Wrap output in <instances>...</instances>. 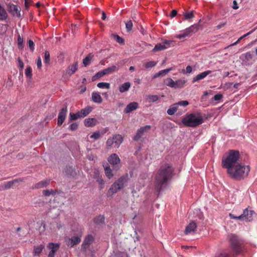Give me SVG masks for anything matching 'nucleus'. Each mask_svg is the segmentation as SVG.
<instances>
[{"label":"nucleus","instance_id":"f257e3e1","mask_svg":"<svg viewBox=\"0 0 257 257\" xmlns=\"http://www.w3.org/2000/svg\"><path fill=\"white\" fill-rule=\"evenodd\" d=\"M173 171V169L170 164H165L161 167L155 179V187L159 192L166 187L168 181L172 177Z\"/></svg>","mask_w":257,"mask_h":257},{"label":"nucleus","instance_id":"f03ea898","mask_svg":"<svg viewBox=\"0 0 257 257\" xmlns=\"http://www.w3.org/2000/svg\"><path fill=\"white\" fill-rule=\"evenodd\" d=\"M239 158L240 155L239 151L230 150L225 153L222 157V167L227 169V171L239 163Z\"/></svg>","mask_w":257,"mask_h":257},{"label":"nucleus","instance_id":"7ed1b4c3","mask_svg":"<svg viewBox=\"0 0 257 257\" xmlns=\"http://www.w3.org/2000/svg\"><path fill=\"white\" fill-rule=\"evenodd\" d=\"M249 171L250 167L249 165H244L239 162L232 169L227 171V173L232 178L239 180L246 177Z\"/></svg>","mask_w":257,"mask_h":257},{"label":"nucleus","instance_id":"20e7f679","mask_svg":"<svg viewBox=\"0 0 257 257\" xmlns=\"http://www.w3.org/2000/svg\"><path fill=\"white\" fill-rule=\"evenodd\" d=\"M182 123L189 127H195L203 122L202 116L199 113H191L186 115L182 120Z\"/></svg>","mask_w":257,"mask_h":257},{"label":"nucleus","instance_id":"39448f33","mask_svg":"<svg viewBox=\"0 0 257 257\" xmlns=\"http://www.w3.org/2000/svg\"><path fill=\"white\" fill-rule=\"evenodd\" d=\"M229 242L232 250L236 253L241 252L242 249L243 241L235 234L229 236Z\"/></svg>","mask_w":257,"mask_h":257},{"label":"nucleus","instance_id":"423d86ee","mask_svg":"<svg viewBox=\"0 0 257 257\" xmlns=\"http://www.w3.org/2000/svg\"><path fill=\"white\" fill-rule=\"evenodd\" d=\"M123 138L120 135H115L109 138L106 141V146L110 148H118L122 143Z\"/></svg>","mask_w":257,"mask_h":257},{"label":"nucleus","instance_id":"0eeeda50","mask_svg":"<svg viewBox=\"0 0 257 257\" xmlns=\"http://www.w3.org/2000/svg\"><path fill=\"white\" fill-rule=\"evenodd\" d=\"M199 27V25L198 24L193 25L182 31L180 34L177 35L175 37L178 39L185 38L192 33H196L198 30Z\"/></svg>","mask_w":257,"mask_h":257},{"label":"nucleus","instance_id":"6e6552de","mask_svg":"<svg viewBox=\"0 0 257 257\" xmlns=\"http://www.w3.org/2000/svg\"><path fill=\"white\" fill-rule=\"evenodd\" d=\"M189 104V102L187 100H182L177 103L173 104L167 110V113L170 115L175 114L177 110L179 109V106H186Z\"/></svg>","mask_w":257,"mask_h":257},{"label":"nucleus","instance_id":"1a4fd4ad","mask_svg":"<svg viewBox=\"0 0 257 257\" xmlns=\"http://www.w3.org/2000/svg\"><path fill=\"white\" fill-rule=\"evenodd\" d=\"M108 161L112 166L113 169L117 170L120 168V159L116 154L111 155L108 158Z\"/></svg>","mask_w":257,"mask_h":257},{"label":"nucleus","instance_id":"9d476101","mask_svg":"<svg viewBox=\"0 0 257 257\" xmlns=\"http://www.w3.org/2000/svg\"><path fill=\"white\" fill-rule=\"evenodd\" d=\"M254 212L252 210H248L247 208L243 211V213L238 216V219L247 222H250L252 220V215Z\"/></svg>","mask_w":257,"mask_h":257},{"label":"nucleus","instance_id":"9b49d317","mask_svg":"<svg viewBox=\"0 0 257 257\" xmlns=\"http://www.w3.org/2000/svg\"><path fill=\"white\" fill-rule=\"evenodd\" d=\"M151 128V125H147L141 127L138 130L136 134L134 137L133 140L135 141H138L145 134V133L148 132Z\"/></svg>","mask_w":257,"mask_h":257},{"label":"nucleus","instance_id":"f8f14e48","mask_svg":"<svg viewBox=\"0 0 257 257\" xmlns=\"http://www.w3.org/2000/svg\"><path fill=\"white\" fill-rule=\"evenodd\" d=\"M123 187L119 184L117 181H115L110 187L107 192V196H110L113 194L116 193L120 190L122 189Z\"/></svg>","mask_w":257,"mask_h":257},{"label":"nucleus","instance_id":"ddd939ff","mask_svg":"<svg viewBox=\"0 0 257 257\" xmlns=\"http://www.w3.org/2000/svg\"><path fill=\"white\" fill-rule=\"evenodd\" d=\"M60 247V244L58 243H49L47 245V248L50 250L48 257H54L56 252Z\"/></svg>","mask_w":257,"mask_h":257},{"label":"nucleus","instance_id":"4468645a","mask_svg":"<svg viewBox=\"0 0 257 257\" xmlns=\"http://www.w3.org/2000/svg\"><path fill=\"white\" fill-rule=\"evenodd\" d=\"M172 43V41L165 40L162 44H157L156 45L152 51L155 52L166 49L170 47Z\"/></svg>","mask_w":257,"mask_h":257},{"label":"nucleus","instance_id":"2eb2a0df","mask_svg":"<svg viewBox=\"0 0 257 257\" xmlns=\"http://www.w3.org/2000/svg\"><path fill=\"white\" fill-rule=\"evenodd\" d=\"M81 235H80V236H75L71 238H67L65 240L66 244L69 246L72 247L79 243L81 241Z\"/></svg>","mask_w":257,"mask_h":257},{"label":"nucleus","instance_id":"dca6fc26","mask_svg":"<svg viewBox=\"0 0 257 257\" xmlns=\"http://www.w3.org/2000/svg\"><path fill=\"white\" fill-rule=\"evenodd\" d=\"M21 8L19 6L14 4L10 5L9 8V12L13 16L17 17H21Z\"/></svg>","mask_w":257,"mask_h":257},{"label":"nucleus","instance_id":"f3484780","mask_svg":"<svg viewBox=\"0 0 257 257\" xmlns=\"http://www.w3.org/2000/svg\"><path fill=\"white\" fill-rule=\"evenodd\" d=\"M67 112V107L62 108L59 113L58 117L57 124L58 125H61L65 119Z\"/></svg>","mask_w":257,"mask_h":257},{"label":"nucleus","instance_id":"a211bd4d","mask_svg":"<svg viewBox=\"0 0 257 257\" xmlns=\"http://www.w3.org/2000/svg\"><path fill=\"white\" fill-rule=\"evenodd\" d=\"M94 241V237L92 235L89 234L87 235L84 241L82 244V249L83 250H86Z\"/></svg>","mask_w":257,"mask_h":257},{"label":"nucleus","instance_id":"6ab92c4d","mask_svg":"<svg viewBox=\"0 0 257 257\" xmlns=\"http://www.w3.org/2000/svg\"><path fill=\"white\" fill-rule=\"evenodd\" d=\"M139 107V104L137 102H132L128 104L125 108L124 111L126 113H130L131 112L136 110Z\"/></svg>","mask_w":257,"mask_h":257},{"label":"nucleus","instance_id":"aec40b11","mask_svg":"<svg viewBox=\"0 0 257 257\" xmlns=\"http://www.w3.org/2000/svg\"><path fill=\"white\" fill-rule=\"evenodd\" d=\"M197 228V225L195 222L191 221L188 225H187L185 230V234H189L195 231Z\"/></svg>","mask_w":257,"mask_h":257},{"label":"nucleus","instance_id":"412c9836","mask_svg":"<svg viewBox=\"0 0 257 257\" xmlns=\"http://www.w3.org/2000/svg\"><path fill=\"white\" fill-rule=\"evenodd\" d=\"M211 73V71L207 70L193 77L192 82L194 83L205 78L208 75Z\"/></svg>","mask_w":257,"mask_h":257},{"label":"nucleus","instance_id":"4be33fe9","mask_svg":"<svg viewBox=\"0 0 257 257\" xmlns=\"http://www.w3.org/2000/svg\"><path fill=\"white\" fill-rule=\"evenodd\" d=\"M22 181L21 179H15L13 181H9L7 182L4 186H2L1 188V190H7L12 188L14 185H15L16 183H19V182Z\"/></svg>","mask_w":257,"mask_h":257},{"label":"nucleus","instance_id":"5701e85b","mask_svg":"<svg viewBox=\"0 0 257 257\" xmlns=\"http://www.w3.org/2000/svg\"><path fill=\"white\" fill-rule=\"evenodd\" d=\"M84 123L87 127H92L97 123V120L95 118H88L84 120Z\"/></svg>","mask_w":257,"mask_h":257},{"label":"nucleus","instance_id":"b1692460","mask_svg":"<svg viewBox=\"0 0 257 257\" xmlns=\"http://www.w3.org/2000/svg\"><path fill=\"white\" fill-rule=\"evenodd\" d=\"M131 84L129 82H125L120 85L118 87L119 91L120 93H123L127 91L131 88Z\"/></svg>","mask_w":257,"mask_h":257},{"label":"nucleus","instance_id":"393cba45","mask_svg":"<svg viewBox=\"0 0 257 257\" xmlns=\"http://www.w3.org/2000/svg\"><path fill=\"white\" fill-rule=\"evenodd\" d=\"M91 97L92 101L95 103H100L102 101L100 94L97 92H93Z\"/></svg>","mask_w":257,"mask_h":257},{"label":"nucleus","instance_id":"a878e982","mask_svg":"<svg viewBox=\"0 0 257 257\" xmlns=\"http://www.w3.org/2000/svg\"><path fill=\"white\" fill-rule=\"evenodd\" d=\"M128 179H129L128 175L127 174H126L121 176L116 181L119 184H120L123 187H124L126 185V184L128 180Z\"/></svg>","mask_w":257,"mask_h":257},{"label":"nucleus","instance_id":"bb28decb","mask_svg":"<svg viewBox=\"0 0 257 257\" xmlns=\"http://www.w3.org/2000/svg\"><path fill=\"white\" fill-rule=\"evenodd\" d=\"M92 111V108L90 106H87L80 111H78L80 118L87 116Z\"/></svg>","mask_w":257,"mask_h":257},{"label":"nucleus","instance_id":"cd10ccee","mask_svg":"<svg viewBox=\"0 0 257 257\" xmlns=\"http://www.w3.org/2000/svg\"><path fill=\"white\" fill-rule=\"evenodd\" d=\"M95 175L94 177L96 179V182L99 184L100 189L103 188L104 182L101 177L99 176V173L98 171L94 172Z\"/></svg>","mask_w":257,"mask_h":257},{"label":"nucleus","instance_id":"c85d7f7f","mask_svg":"<svg viewBox=\"0 0 257 257\" xmlns=\"http://www.w3.org/2000/svg\"><path fill=\"white\" fill-rule=\"evenodd\" d=\"M77 69V63H74L68 67L67 69L66 70V74L71 76L76 72Z\"/></svg>","mask_w":257,"mask_h":257},{"label":"nucleus","instance_id":"c756f323","mask_svg":"<svg viewBox=\"0 0 257 257\" xmlns=\"http://www.w3.org/2000/svg\"><path fill=\"white\" fill-rule=\"evenodd\" d=\"M187 81L184 79H178L176 81H174V88H181L184 86Z\"/></svg>","mask_w":257,"mask_h":257},{"label":"nucleus","instance_id":"7c9ffc66","mask_svg":"<svg viewBox=\"0 0 257 257\" xmlns=\"http://www.w3.org/2000/svg\"><path fill=\"white\" fill-rule=\"evenodd\" d=\"M8 18V14L6 10L0 5V21H4Z\"/></svg>","mask_w":257,"mask_h":257},{"label":"nucleus","instance_id":"2f4dec72","mask_svg":"<svg viewBox=\"0 0 257 257\" xmlns=\"http://www.w3.org/2000/svg\"><path fill=\"white\" fill-rule=\"evenodd\" d=\"M104 169L105 174V175L106 176V177L108 179L111 178L113 177V174L112 173V170L110 169V167L109 166H105V167H104Z\"/></svg>","mask_w":257,"mask_h":257},{"label":"nucleus","instance_id":"473e14b6","mask_svg":"<svg viewBox=\"0 0 257 257\" xmlns=\"http://www.w3.org/2000/svg\"><path fill=\"white\" fill-rule=\"evenodd\" d=\"M159 97L157 95H149L146 96V99L149 102H154L157 101Z\"/></svg>","mask_w":257,"mask_h":257},{"label":"nucleus","instance_id":"72a5a7b5","mask_svg":"<svg viewBox=\"0 0 257 257\" xmlns=\"http://www.w3.org/2000/svg\"><path fill=\"white\" fill-rule=\"evenodd\" d=\"M49 184L48 180L42 181L35 185V187L37 188H42L46 187Z\"/></svg>","mask_w":257,"mask_h":257},{"label":"nucleus","instance_id":"f704fd0d","mask_svg":"<svg viewBox=\"0 0 257 257\" xmlns=\"http://www.w3.org/2000/svg\"><path fill=\"white\" fill-rule=\"evenodd\" d=\"M93 55L91 54H89L87 57H86L83 60V63L85 66L88 65L91 61L93 58Z\"/></svg>","mask_w":257,"mask_h":257},{"label":"nucleus","instance_id":"c9c22d12","mask_svg":"<svg viewBox=\"0 0 257 257\" xmlns=\"http://www.w3.org/2000/svg\"><path fill=\"white\" fill-rule=\"evenodd\" d=\"M17 42L19 49L22 50L24 47V39L20 35L18 36Z\"/></svg>","mask_w":257,"mask_h":257},{"label":"nucleus","instance_id":"e433bc0d","mask_svg":"<svg viewBox=\"0 0 257 257\" xmlns=\"http://www.w3.org/2000/svg\"><path fill=\"white\" fill-rule=\"evenodd\" d=\"M44 246L41 244L37 247H35L34 249V255H39L42 252Z\"/></svg>","mask_w":257,"mask_h":257},{"label":"nucleus","instance_id":"4c0bfd02","mask_svg":"<svg viewBox=\"0 0 257 257\" xmlns=\"http://www.w3.org/2000/svg\"><path fill=\"white\" fill-rule=\"evenodd\" d=\"M164 84L167 86L174 88V81L170 78H167L166 79H165Z\"/></svg>","mask_w":257,"mask_h":257},{"label":"nucleus","instance_id":"58836bf2","mask_svg":"<svg viewBox=\"0 0 257 257\" xmlns=\"http://www.w3.org/2000/svg\"><path fill=\"white\" fill-rule=\"evenodd\" d=\"M157 64V62L155 61H150L144 64L145 67L146 69H149L155 67Z\"/></svg>","mask_w":257,"mask_h":257},{"label":"nucleus","instance_id":"ea45409f","mask_svg":"<svg viewBox=\"0 0 257 257\" xmlns=\"http://www.w3.org/2000/svg\"><path fill=\"white\" fill-rule=\"evenodd\" d=\"M105 75H106V74L105 73V71L104 69H103L100 71H99L94 76H93L92 80L94 81L96 79H97V78H100Z\"/></svg>","mask_w":257,"mask_h":257},{"label":"nucleus","instance_id":"a19ab883","mask_svg":"<svg viewBox=\"0 0 257 257\" xmlns=\"http://www.w3.org/2000/svg\"><path fill=\"white\" fill-rule=\"evenodd\" d=\"M118 69L117 67L115 65H112L111 67H109L106 69H105L104 70L105 71L106 74H111L112 72L116 71Z\"/></svg>","mask_w":257,"mask_h":257},{"label":"nucleus","instance_id":"79ce46f5","mask_svg":"<svg viewBox=\"0 0 257 257\" xmlns=\"http://www.w3.org/2000/svg\"><path fill=\"white\" fill-rule=\"evenodd\" d=\"M56 193V191L52 189L45 190L43 191V194L46 196H49L50 195L54 196Z\"/></svg>","mask_w":257,"mask_h":257},{"label":"nucleus","instance_id":"37998d69","mask_svg":"<svg viewBox=\"0 0 257 257\" xmlns=\"http://www.w3.org/2000/svg\"><path fill=\"white\" fill-rule=\"evenodd\" d=\"M25 75L29 79H31L32 77V71L30 66H27L25 69Z\"/></svg>","mask_w":257,"mask_h":257},{"label":"nucleus","instance_id":"c03bdc74","mask_svg":"<svg viewBox=\"0 0 257 257\" xmlns=\"http://www.w3.org/2000/svg\"><path fill=\"white\" fill-rule=\"evenodd\" d=\"M98 87L100 88H106L109 89L110 88V84L107 82H100L97 84Z\"/></svg>","mask_w":257,"mask_h":257},{"label":"nucleus","instance_id":"a18cd8bd","mask_svg":"<svg viewBox=\"0 0 257 257\" xmlns=\"http://www.w3.org/2000/svg\"><path fill=\"white\" fill-rule=\"evenodd\" d=\"M104 217L103 216H98L95 217L94 219V221L95 223L97 224H100L104 222Z\"/></svg>","mask_w":257,"mask_h":257},{"label":"nucleus","instance_id":"49530a36","mask_svg":"<svg viewBox=\"0 0 257 257\" xmlns=\"http://www.w3.org/2000/svg\"><path fill=\"white\" fill-rule=\"evenodd\" d=\"M101 133L97 131V132H95L94 133H93V134H92L90 136V138L91 139H93L94 140H97L99 138H100L101 137Z\"/></svg>","mask_w":257,"mask_h":257},{"label":"nucleus","instance_id":"de8ad7c7","mask_svg":"<svg viewBox=\"0 0 257 257\" xmlns=\"http://www.w3.org/2000/svg\"><path fill=\"white\" fill-rule=\"evenodd\" d=\"M184 17L185 19L187 20L193 18L194 17L193 12L191 11L184 13Z\"/></svg>","mask_w":257,"mask_h":257},{"label":"nucleus","instance_id":"09e8293b","mask_svg":"<svg viewBox=\"0 0 257 257\" xmlns=\"http://www.w3.org/2000/svg\"><path fill=\"white\" fill-rule=\"evenodd\" d=\"M244 57L245 60L248 61L252 58V55L250 52H247L242 55Z\"/></svg>","mask_w":257,"mask_h":257},{"label":"nucleus","instance_id":"8fccbe9b","mask_svg":"<svg viewBox=\"0 0 257 257\" xmlns=\"http://www.w3.org/2000/svg\"><path fill=\"white\" fill-rule=\"evenodd\" d=\"M80 118L79 112H77L76 113H70V119L71 120H75L77 118Z\"/></svg>","mask_w":257,"mask_h":257},{"label":"nucleus","instance_id":"3c124183","mask_svg":"<svg viewBox=\"0 0 257 257\" xmlns=\"http://www.w3.org/2000/svg\"><path fill=\"white\" fill-rule=\"evenodd\" d=\"M113 39L119 44H122L123 43V39L119 37L118 35H113Z\"/></svg>","mask_w":257,"mask_h":257},{"label":"nucleus","instance_id":"603ef678","mask_svg":"<svg viewBox=\"0 0 257 257\" xmlns=\"http://www.w3.org/2000/svg\"><path fill=\"white\" fill-rule=\"evenodd\" d=\"M125 28L127 31H130L132 29L133 27V23L132 21L130 20L125 23Z\"/></svg>","mask_w":257,"mask_h":257},{"label":"nucleus","instance_id":"864d4df0","mask_svg":"<svg viewBox=\"0 0 257 257\" xmlns=\"http://www.w3.org/2000/svg\"><path fill=\"white\" fill-rule=\"evenodd\" d=\"M172 68H170L166 69H164L160 71L159 72L160 73V76H163L167 74L168 72H169L170 71L172 70Z\"/></svg>","mask_w":257,"mask_h":257},{"label":"nucleus","instance_id":"5fc2aeb1","mask_svg":"<svg viewBox=\"0 0 257 257\" xmlns=\"http://www.w3.org/2000/svg\"><path fill=\"white\" fill-rule=\"evenodd\" d=\"M50 61V54L48 51H45L44 54V62L45 63H49Z\"/></svg>","mask_w":257,"mask_h":257},{"label":"nucleus","instance_id":"6e6d98bb","mask_svg":"<svg viewBox=\"0 0 257 257\" xmlns=\"http://www.w3.org/2000/svg\"><path fill=\"white\" fill-rule=\"evenodd\" d=\"M28 45H29L30 50L32 52H33L35 49V45H34L33 41L31 40H29L28 41Z\"/></svg>","mask_w":257,"mask_h":257},{"label":"nucleus","instance_id":"4d7b16f0","mask_svg":"<svg viewBox=\"0 0 257 257\" xmlns=\"http://www.w3.org/2000/svg\"><path fill=\"white\" fill-rule=\"evenodd\" d=\"M192 71V68L191 66H187L186 68V70H183L182 72L184 74L190 73Z\"/></svg>","mask_w":257,"mask_h":257},{"label":"nucleus","instance_id":"13d9d810","mask_svg":"<svg viewBox=\"0 0 257 257\" xmlns=\"http://www.w3.org/2000/svg\"><path fill=\"white\" fill-rule=\"evenodd\" d=\"M78 128V124L76 123H73L69 126V128L71 131H75Z\"/></svg>","mask_w":257,"mask_h":257},{"label":"nucleus","instance_id":"bf43d9fd","mask_svg":"<svg viewBox=\"0 0 257 257\" xmlns=\"http://www.w3.org/2000/svg\"><path fill=\"white\" fill-rule=\"evenodd\" d=\"M223 96L221 94H217L214 95V99L216 101L220 100L222 98Z\"/></svg>","mask_w":257,"mask_h":257},{"label":"nucleus","instance_id":"052dcab7","mask_svg":"<svg viewBox=\"0 0 257 257\" xmlns=\"http://www.w3.org/2000/svg\"><path fill=\"white\" fill-rule=\"evenodd\" d=\"M37 66L38 68L40 69L42 67V62H41V59L40 57H38V58L37 60Z\"/></svg>","mask_w":257,"mask_h":257},{"label":"nucleus","instance_id":"680f3d73","mask_svg":"<svg viewBox=\"0 0 257 257\" xmlns=\"http://www.w3.org/2000/svg\"><path fill=\"white\" fill-rule=\"evenodd\" d=\"M73 171V170L72 167H69V168H67L65 171L66 173L69 175H72Z\"/></svg>","mask_w":257,"mask_h":257},{"label":"nucleus","instance_id":"e2e57ef3","mask_svg":"<svg viewBox=\"0 0 257 257\" xmlns=\"http://www.w3.org/2000/svg\"><path fill=\"white\" fill-rule=\"evenodd\" d=\"M18 63L19 67L22 69L24 68V64L20 58L18 59Z\"/></svg>","mask_w":257,"mask_h":257},{"label":"nucleus","instance_id":"0e129e2a","mask_svg":"<svg viewBox=\"0 0 257 257\" xmlns=\"http://www.w3.org/2000/svg\"><path fill=\"white\" fill-rule=\"evenodd\" d=\"M177 14V11L175 10H173L171 13V18H173L176 16Z\"/></svg>","mask_w":257,"mask_h":257},{"label":"nucleus","instance_id":"69168bd1","mask_svg":"<svg viewBox=\"0 0 257 257\" xmlns=\"http://www.w3.org/2000/svg\"><path fill=\"white\" fill-rule=\"evenodd\" d=\"M232 8L234 10H236L238 8L237 2L235 1H233Z\"/></svg>","mask_w":257,"mask_h":257},{"label":"nucleus","instance_id":"338daca9","mask_svg":"<svg viewBox=\"0 0 257 257\" xmlns=\"http://www.w3.org/2000/svg\"><path fill=\"white\" fill-rule=\"evenodd\" d=\"M225 24H226V23H225H225H221V24H219L218 25H217V26H216V28H217V29H221V28H222L223 27H224V26L225 25Z\"/></svg>","mask_w":257,"mask_h":257},{"label":"nucleus","instance_id":"774afa93","mask_svg":"<svg viewBox=\"0 0 257 257\" xmlns=\"http://www.w3.org/2000/svg\"><path fill=\"white\" fill-rule=\"evenodd\" d=\"M255 29H254L253 30H252L251 31H249V32H248L247 33L243 35V37L245 38L247 36H248V35H249L250 34H251V33H252L254 31H255Z\"/></svg>","mask_w":257,"mask_h":257}]
</instances>
